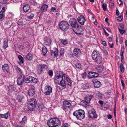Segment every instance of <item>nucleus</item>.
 Segmentation results:
<instances>
[{
	"instance_id": "7",
	"label": "nucleus",
	"mask_w": 127,
	"mask_h": 127,
	"mask_svg": "<svg viewBox=\"0 0 127 127\" xmlns=\"http://www.w3.org/2000/svg\"><path fill=\"white\" fill-rule=\"evenodd\" d=\"M31 101L28 104V107L29 109L31 111H33L36 107V100L34 98L31 99Z\"/></svg>"
},
{
	"instance_id": "35",
	"label": "nucleus",
	"mask_w": 127,
	"mask_h": 127,
	"mask_svg": "<svg viewBox=\"0 0 127 127\" xmlns=\"http://www.w3.org/2000/svg\"><path fill=\"white\" fill-rule=\"evenodd\" d=\"M88 103L85 100H83L81 103V104L82 106H84L86 105H87Z\"/></svg>"
},
{
	"instance_id": "56",
	"label": "nucleus",
	"mask_w": 127,
	"mask_h": 127,
	"mask_svg": "<svg viewBox=\"0 0 127 127\" xmlns=\"http://www.w3.org/2000/svg\"><path fill=\"white\" fill-rule=\"evenodd\" d=\"M108 40L109 42H110V43H112V38L111 37H108Z\"/></svg>"
},
{
	"instance_id": "30",
	"label": "nucleus",
	"mask_w": 127,
	"mask_h": 127,
	"mask_svg": "<svg viewBox=\"0 0 127 127\" xmlns=\"http://www.w3.org/2000/svg\"><path fill=\"white\" fill-rule=\"evenodd\" d=\"M42 50L43 55L44 56L47 51V49L45 47H44L42 48Z\"/></svg>"
},
{
	"instance_id": "19",
	"label": "nucleus",
	"mask_w": 127,
	"mask_h": 127,
	"mask_svg": "<svg viewBox=\"0 0 127 127\" xmlns=\"http://www.w3.org/2000/svg\"><path fill=\"white\" fill-rule=\"evenodd\" d=\"M8 40L7 39L4 38L3 40V47L4 49H5L8 47Z\"/></svg>"
},
{
	"instance_id": "46",
	"label": "nucleus",
	"mask_w": 127,
	"mask_h": 127,
	"mask_svg": "<svg viewBox=\"0 0 127 127\" xmlns=\"http://www.w3.org/2000/svg\"><path fill=\"white\" fill-rule=\"evenodd\" d=\"M61 42L64 45H66L67 44L66 41L64 40L61 39Z\"/></svg>"
},
{
	"instance_id": "33",
	"label": "nucleus",
	"mask_w": 127,
	"mask_h": 127,
	"mask_svg": "<svg viewBox=\"0 0 127 127\" xmlns=\"http://www.w3.org/2000/svg\"><path fill=\"white\" fill-rule=\"evenodd\" d=\"M15 69L20 74H21L22 73L21 70L20 68L19 67L17 66H16Z\"/></svg>"
},
{
	"instance_id": "21",
	"label": "nucleus",
	"mask_w": 127,
	"mask_h": 127,
	"mask_svg": "<svg viewBox=\"0 0 127 127\" xmlns=\"http://www.w3.org/2000/svg\"><path fill=\"white\" fill-rule=\"evenodd\" d=\"M47 5L46 4H44L41 7V11L44 12L47 10Z\"/></svg>"
},
{
	"instance_id": "42",
	"label": "nucleus",
	"mask_w": 127,
	"mask_h": 127,
	"mask_svg": "<svg viewBox=\"0 0 127 127\" xmlns=\"http://www.w3.org/2000/svg\"><path fill=\"white\" fill-rule=\"evenodd\" d=\"M23 98L22 96L20 95H18L17 97V99L19 101H21Z\"/></svg>"
},
{
	"instance_id": "24",
	"label": "nucleus",
	"mask_w": 127,
	"mask_h": 127,
	"mask_svg": "<svg viewBox=\"0 0 127 127\" xmlns=\"http://www.w3.org/2000/svg\"><path fill=\"white\" fill-rule=\"evenodd\" d=\"M31 76H29L26 78L25 80V82L27 83H31Z\"/></svg>"
},
{
	"instance_id": "10",
	"label": "nucleus",
	"mask_w": 127,
	"mask_h": 127,
	"mask_svg": "<svg viewBox=\"0 0 127 127\" xmlns=\"http://www.w3.org/2000/svg\"><path fill=\"white\" fill-rule=\"evenodd\" d=\"M92 82L94 84V87L95 88H98L101 86V83L96 79H93Z\"/></svg>"
},
{
	"instance_id": "3",
	"label": "nucleus",
	"mask_w": 127,
	"mask_h": 127,
	"mask_svg": "<svg viewBox=\"0 0 127 127\" xmlns=\"http://www.w3.org/2000/svg\"><path fill=\"white\" fill-rule=\"evenodd\" d=\"M47 123L49 127H55L61 124V122L58 118H54L48 120Z\"/></svg>"
},
{
	"instance_id": "27",
	"label": "nucleus",
	"mask_w": 127,
	"mask_h": 127,
	"mask_svg": "<svg viewBox=\"0 0 127 127\" xmlns=\"http://www.w3.org/2000/svg\"><path fill=\"white\" fill-rule=\"evenodd\" d=\"M32 55L30 54H28L26 56V58L28 60H31L32 58Z\"/></svg>"
},
{
	"instance_id": "53",
	"label": "nucleus",
	"mask_w": 127,
	"mask_h": 127,
	"mask_svg": "<svg viewBox=\"0 0 127 127\" xmlns=\"http://www.w3.org/2000/svg\"><path fill=\"white\" fill-rule=\"evenodd\" d=\"M3 15L2 12H0V19L3 18Z\"/></svg>"
},
{
	"instance_id": "63",
	"label": "nucleus",
	"mask_w": 127,
	"mask_h": 127,
	"mask_svg": "<svg viewBox=\"0 0 127 127\" xmlns=\"http://www.w3.org/2000/svg\"><path fill=\"white\" fill-rule=\"evenodd\" d=\"M5 11V7H3L1 9V12H2V13H3V12H4Z\"/></svg>"
},
{
	"instance_id": "2",
	"label": "nucleus",
	"mask_w": 127,
	"mask_h": 127,
	"mask_svg": "<svg viewBox=\"0 0 127 127\" xmlns=\"http://www.w3.org/2000/svg\"><path fill=\"white\" fill-rule=\"evenodd\" d=\"M64 76L63 74L61 75L58 74L57 76L56 75L54 81L56 83L65 88L66 87V84L65 80L63 79V77Z\"/></svg>"
},
{
	"instance_id": "55",
	"label": "nucleus",
	"mask_w": 127,
	"mask_h": 127,
	"mask_svg": "<svg viewBox=\"0 0 127 127\" xmlns=\"http://www.w3.org/2000/svg\"><path fill=\"white\" fill-rule=\"evenodd\" d=\"M87 75V73L86 72H84L82 74V77L84 78H85Z\"/></svg>"
},
{
	"instance_id": "6",
	"label": "nucleus",
	"mask_w": 127,
	"mask_h": 127,
	"mask_svg": "<svg viewBox=\"0 0 127 127\" xmlns=\"http://www.w3.org/2000/svg\"><path fill=\"white\" fill-rule=\"evenodd\" d=\"M60 28L63 31H67L68 29L69 25L66 21H62L59 24Z\"/></svg>"
},
{
	"instance_id": "54",
	"label": "nucleus",
	"mask_w": 127,
	"mask_h": 127,
	"mask_svg": "<svg viewBox=\"0 0 127 127\" xmlns=\"http://www.w3.org/2000/svg\"><path fill=\"white\" fill-rule=\"evenodd\" d=\"M109 44V45L110 46V47L111 48H112L113 47L114 45V44L112 42V43H108Z\"/></svg>"
},
{
	"instance_id": "39",
	"label": "nucleus",
	"mask_w": 127,
	"mask_h": 127,
	"mask_svg": "<svg viewBox=\"0 0 127 127\" xmlns=\"http://www.w3.org/2000/svg\"><path fill=\"white\" fill-rule=\"evenodd\" d=\"M27 120V117L25 116L22 119V120L20 122V123H24L25 124V122Z\"/></svg>"
},
{
	"instance_id": "11",
	"label": "nucleus",
	"mask_w": 127,
	"mask_h": 127,
	"mask_svg": "<svg viewBox=\"0 0 127 127\" xmlns=\"http://www.w3.org/2000/svg\"><path fill=\"white\" fill-rule=\"evenodd\" d=\"M88 115L92 118H96L97 117L96 113L95 110H90L88 112Z\"/></svg>"
},
{
	"instance_id": "32",
	"label": "nucleus",
	"mask_w": 127,
	"mask_h": 127,
	"mask_svg": "<svg viewBox=\"0 0 127 127\" xmlns=\"http://www.w3.org/2000/svg\"><path fill=\"white\" fill-rule=\"evenodd\" d=\"M120 67V71L123 73L124 72L125 70V68L124 67L123 65L122 64H121Z\"/></svg>"
},
{
	"instance_id": "45",
	"label": "nucleus",
	"mask_w": 127,
	"mask_h": 127,
	"mask_svg": "<svg viewBox=\"0 0 127 127\" xmlns=\"http://www.w3.org/2000/svg\"><path fill=\"white\" fill-rule=\"evenodd\" d=\"M44 107L43 105H41L39 104L38 106V109L39 110H41L42 109H43Z\"/></svg>"
},
{
	"instance_id": "13",
	"label": "nucleus",
	"mask_w": 127,
	"mask_h": 127,
	"mask_svg": "<svg viewBox=\"0 0 127 127\" xmlns=\"http://www.w3.org/2000/svg\"><path fill=\"white\" fill-rule=\"evenodd\" d=\"M74 55L76 57H78L80 56L81 53L80 50L78 48L74 49L73 50Z\"/></svg>"
},
{
	"instance_id": "51",
	"label": "nucleus",
	"mask_w": 127,
	"mask_h": 127,
	"mask_svg": "<svg viewBox=\"0 0 127 127\" xmlns=\"http://www.w3.org/2000/svg\"><path fill=\"white\" fill-rule=\"evenodd\" d=\"M10 24V23H9L8 22H7L5 23V26L8 25V26L7 27V28H8L10 27V25H9V24Z\"/></svg>"
},
{
	"instance_id": "31",
	"label": "nucleus",
	"mask_w": 127,
	"mask_h": 127,
	"mask_svg": "<svg viewBox=\"0 0 127 127\" xmlns=\"http://www.w3.org/2000/svg\"><path fill=\"white\" fill-rule=\"evenodd\" d=\"M31 83H36L37 82V81L36 79L31 76Z\"/></svg>"
},
{
	"instance_id": "9",
	"label": "nucleus",
	"mask_w": 127,
	"mask_h": 127,
	"mask_svg": "<svg viewBox=\"0 0 127 127\" xmlns=\"http://www.w3.org/2000/svg\"><path fill=\"white\" fill-rule=\"evenodd\" d=\"M25 77L23 75L19 76L17 80V82L18 84L20 85H21L23 83Z\"/></svg>"
},
{
	"instance_id": "14",
	"label": "nucleus",
	"mask_w": 127,
	"mask_h": 127,
	"mask_svg": "<svg viewBox=\"0 0 127 127\" xmlns=\"http://www.w3.org/2000/svg\"><path fill=\"white\" fill-rule=\"evenodd\" d=\"M58 49L57 48H54L53 50L51 51V56L54 57H57L58 56Z\"/></svg>"
},
{
	"instance_id": "40",
	"label": "nucleus",
	"mask_w": 127,
	"mask_h": 127,
	"mask_svg": "<svg viewBox=\"0 0 127 127\" xmlns=\"http://www.w3.org/2000/svg\"><path fill=\"white\" fill-rule=\"evenodd\" d=\"M93 72V76L94 78L97 77L99 75L97 73L94 72Z\"/></svg>"
},
{
	"instance_id": "29",
	"label": "nucleus",
	"mask_w": 127,
	"mask_h": 127,
	"mask_svg": "<svg viewBox=\"0 0 127 127\" xmlns=\"http://www.w3.org/2000/svg\"><path fill=\"white\" fill-rule=\"evenodd\" d=\"M8 112H7L5 113V114H0V116L2 118H4L5 119H6L8 117Z\"/></svg>"
},
{
	"instance_id": "44",
	"label": "nucleus",
	"mask_w": 127,
	"mask_h": 127,
	"mask_svg": "<svg viewBox=\"0 0 127 127\" xmlns=\"http://www.w3.org/2000/svg\"><path fill=\"white\" fill-rule=\"evenodd\" d=\"M117 18L118 21L119 22H120L121 20H122V19L123 18V16H120L119 17H117Z\"/></svg>"
},
{
	"instance_id": "22",
	"label": "nucleus",
	"mask_w": 127,
	"mask_h": 127,
	"mask_svg": "<svg viewBox=\"0 0 127 127\" xmlns=\"http://www.w3.org/2000/svg\"><path fill=\"white\" fill-rule=\"evenodd\" d=\"M65 76H66V77H65V76H64V78H65V79L68 82V84L69 85L71 86L72 85V83L71 81L68 77H67L65 75Z\"/></svg>"
},
{
	"instance_id": "26",
	"label": "nucleus",
	"mask_w": 127,
	"mask_h": 127,
	"mask_svg": "<svg viewBox=\"0 0 127 127\" xmlns=\"http://www.w3.org/2000/svg\"><path fill=\"white\" fill-rule=\"evenodd\" d=\"M51 42V41L50 39H48L45 41L44 44L46 46H49L50 45Z\"/></svg>"
},
{
	"instance_id": "15",
	"label": "nucleus",
	"mask_w": 127,
	"mask_h": 127,
	"mask_svg": "<svg viewBox=\"0 0 127 127\" xmlns=\"http://www.w3.org/2000/svg\"><path fill=\"white\" fill-rule=\"evenodd\" d=\"M9 68L8 65L7 64H5L2 65V69L3 71L5 72H6L7 73H9Z\"/></svg>"
},
{
	"instance_id": "1",
	"label": "nucleus",
	"mask_w": 127,
	"mask_h": 127,
	"mask_svg": "<svg viewBox=\"0 0 127 127\" xmlns=\"http://www.w3.org/2000/svg\"><path fill=\"white\" fill-rule=\"evenodd\" d=\"M70 23V25L73 28L75 29V31H74L78 34H80L81 33L80 29L79 27L77 21L74 18H71L69 21Z\"/></svg>"
},
{
	"instance_id": "5",
	"label": "nucleus",
	"mask_w": 127,
	"mask_h": 127,
	"mask_svg": "<svg viewBox=\"0 0 127 127\" xmlns=\"http://www.w3.org/2000/svg\"><path fill=\"white\" fill-rule=\"evenodd\" d=\"M84 111L82 110L76 111L73 113V115L79 120H81L84 118Z\"/></svg>"
},
{
	"instance_id": "59",
	"label": "nucleus",
	"mask_w": 127,
	"mask_h": 127,
	"mask_svg": "<svg viewBox=\"0 0 127 127\" xmlns=\"http://www.w3.org/2000/svg\"><path fill=\"white\" fill-rule=\"evenodd\" d=\"M98 103L99 104L101 105H102L103 104V102L101 100H99L98 101Z\"/></svg>"
},
{
	"instance_id": "50",
	"label": "nucleus",
	"mask_w": 127,
	"mask_h": 127,
	"mask_svg": "<svg viewBox=\"0 0 127 127\" xmlns=\"http://www.w3.org/2000/svg\"><path fill=\"white\" fill-rule=\"evenodd\" d=\"M124 53V51L123 50H122V49H121V52H120V55L121 56L122 58H123V54Z\"/></svg>"
},
{
	"instance_id": "20",
	"label": "nucleus",
	"mask_w": 127,
	"mask_h": 127,
	"mask_svg": "<svg viewBox=\"0 0 127 127\" xmlns=\"http://www.w3.org/2000/svg\"><path fill=\"white\" fill-rule=\"evenodd\" d=\"M15 88L13 86L10 85L8 87V90L9 92H12L15 91Z\"/></svg>"
},
{
	"instance_id": "36",
	"label": "nucleus",
	"mask_w": 127,
	"mask_h": 127,
	"mask_svg": "<svg viewBox=\"0 0 127 127\" xmlns=\"http://www.w3.org/2000/svg\"><path fill=\"white\" fill-rule=\"evenodd\" d=\"M93 72H90L88 74V76L89 78H94L93 75Z\"/></svg>"
},
{
	"instance_id": "48",
	"label": "nucleus",
	"mask_w": 127,
	"mask_h": 127,
	"mask_svg": "<svg viewBox=\"0 0 127 127\" xmlns=\"http://www.w3.org/2000/svg\"><path fill=\"white\" fill-rule=\"evenodd\" d=\"M118 30L120 33L121 34H123L125 32V31L122 30L120 29L119 28H118Z\"/></svg>"
},
{
	"instance_id": "61",
	"label": "nucleus",
	"mask_w": 127,
	"mask_h": 127,
	"mask_svg": "<svg viewBox=\"0 0 127 127\" xmlns=\"http://www.w3.org/2000/svg\"><path fill=\"white\" fill-rule=\"evenodd\" d=\"M102 44L104 46H106V43L105 41H103L102 42Z\"/></svg>"
},
{
	"instance_id": "57",
	"label": "nucleus",
	"mask_w": 127,
	"mask_h": 127,
	"mask_svg": "<svg viewBox=\"0 0 127 127\" xmlns=\"http://www.w3.org/2000/svg\"><path fill=\"white\" fill-rule=\"evenodd\" d=\"M17 24H18V25L19 26H23L22 23L21 22H20V21H19L17 22Z\"/></svg>"
},
{
	"instance_id": "17",
	"label": "nucleus",
	"mask_w": 127,
	"mask_h": 127,
	"mask_svg": "<svg viewBox=\"0 0 127 127\" xmlns=\"http://www.w3.org/2000/svg\"><path fill=\"white\" fill-rule=\"evenodd\" d=\"M30 10V8L29 5L28 4H25L24 6L23 11L24 12L26 13Z\"/></svg>"
},
{
	"instance_id": "58",
	"label": "nucleus",
	"mask_w": 127,
	"mask_h": 127,
	"mask_svg": "<svg viewBox=\"0 0 127 127\" xmlns=\"http://www.w3.org/2000/svg\"><path fill=\"white\" fill-rule=\"evenodd\" d=\"M108 118L109 119H110L112 118V116L108 114L107 115Z\"/></svg>"
},
{
	"instance_id": "41",
	"label": "nucleus",
	"mask_w": 127,
	"mask_h": 127,
	"mask_svg": "<svg viewBox=\"0 0 127 127\" xmlns=\"http://www.w3.org/2000/svg\"><path fill=\"white\" fill-rule=\"evenodd\" d=\"M42 72L43 71H42V69H41L40 67H38L37 70V72L39 74H40L42 73Z\"/></svg>"
},
{
	"instance_id": "49",
	"label": "nucleus",
	"mask_w": 127,
	"mask_h": 127,
	"mask_svg": "<svg viewBox=\"0 0 127 127\" xmlns=\"http://www.w3.org/2000/svg\"><path fill=\"white\" fill-rule=\"evenodd\" d=\"M56 8L54 7H52L51 8V12H55L56 11Z\"/></svg>"
},
{
	"instance_id": "28",
	"label": "nucleus",
	"mask_w": 127,
	"mask_h": 127,
	"mask_svg": "<svg viewBox=\"0 0 127 127\" xmlns=\"http://www.w3.org/2000/svg\"><path fill=\"white\" fill-rule=\"evenodd\" d=\"M18 59L20 61V63L22 64H23L24 58L23 57L20 55H18Z\"/></svg>"
},
{
	"instance_id": "23",
	"label": "nucleus",
	"mask_w": 127,
	"mask_h": 127,
	"mask_svg": "<svg viewBox=\"0 0 127 127\" xmlns=\"http://www.w3.org/2000/svg\"><path fill=\"white\" fill-rule=\"evenodd\" d=\"M98 72L99 73H101L103 72L104 67L103 66H98L97 68Z\"/></svg>"
},
{
	"instance_id": "8",
	"label": "nucleus",
	"mask_w": 127,
	"mask_h": 127,
	"mask_svg": "<svg viewBox=\"0 0 127 127\" xmlns=\"http://www.w3.org/2000/svg\"><path fill=\"white\" fill-rule=\"evenodd\" d=\"M52 87L49 86H46L45 88L44 94L45 95H50L52 92Z\"/></svg>"
},
{
	"instance_id": "37",
	"label": "nucleus",
	"mask_w": 127,
	"mask_h": 127,
	"mask_svg": "<svg viewBox=\"0 0 127 127\" xmlns=\"http://www.w3.org/2000/svg\"><path fill=\"white\" fill-rule=\"evenodd\" d=\"M75 66L78 68L80 69L81 68V65L79 63H77L75 65Z\"/></svg>"
},
{
	"instance_id": "34",
	"label": "nucleus",
	"mask_w": 127,
	"mask_h": 127,
	"mask_svg": "<svg viewBox=\"0 0 127 127\" xmlns=\"http://www.w3.org/2000/svg\"><path fill=\"white\" fill-rule=\"evenodd\" d=\"M102 7L104 11H106L107 10V4L105 3H103Z\"/></svg>"
},
{
	"instance_id": "25",
	"label": "nucleus",
	"mask_w": 127,
	"mask_h": 127,
	"mask_svg": "<svg viewBox=\"0 0 127 127\" xmlns=\"http://www.w3.org/2000/svg\"><path fill=\"white\" fill-rule=\"evenodd\" d=\"M40 67L41 69H42L43 71L45 70V69H46L48 68L47 65L44 64L41 65H40Z\"/></svg>"
},
{
	"instance_id": "47",
	"label": "nucleus",
	"mask_w": 127,
	"mask_h": 127,
	"mask_svg": "<svg viewBox=\"0 0 127 127\" xmlns=\"http://www.w3.org/2000/svg\"><path fill=\"white\" fill-rule=\"evenodd\" d=\"M84 88L85 89H87L89 87V85L88 83H86L85 85L84 86Z\"/></svg>"
},
{
	"instance_id": "38",
	"label": "nucleus",
	"mask_w": 127,
	"mask_h": 127,
	"mask_svg": "<svg viewBox=\"0 0 127 127\" xmlns=\"http://www.w3.org/2000/svg\"><path fill=\"white\" fill-rule=\"evenodd\" d=\"M34 16V14L32 13L30 15L28 16L27 18L28 19L31 20L33 19Z\"/></svg>"
},
{
	"instance_id": "60",
	"label": "nucleus",
	"mask_w": 127,
	"mask_h": 127,
	"mask_svg": "<svg viewBox=\"0 0 127 127\" xmlns=\"http://www.w3.org/2000/svg\"><path fill=\"white\" fill-rule=\"evenodd\" d=\"M120 26L121 29H124V25L123 24H121L120 25Z\"/></svg>"
},
{
	"instance_id": "52",
	"label": "nucleus",
	"mask_w": 127,
	"mask_h": 127,
	"mask_svg": "<svg viewBox=\"0 0 127 127\" xmlns=\"http://www.w3.org/2000/svg\"><path fill=\"white\" fill-rule=\"evenodd\" d=\"M116 104H115V107L114 108V116L115 117H116Z\"/></svg>"
},
{
	"instance_id": "18",
	"label": "nucleus",
	"mask_w": 127,
	"mask_h": 127,
	"mask_svg": "<svg viewBox=\"0 0 127 127\" xmlns=\"http://www.w3.org/2000/svg\"><path fill=\"white\" fill-rule=\"evenodd\" d=\"M28 94L30 96H32L35 94L34 89L33 88L30 89L28 92Z\"/></svg>"
},
{
	"instance_id": "16",
	"label": "nucleus",
	"mask_w": 127,
	"mask_h": 127,
	"mask_svg": "<svg viewBox=\"0 0 127 127\" xmlns=\"http://www.w3.org/2000/svg\"><path fill=\"white\" fill-rule=\"evenodd\" d=\"M63 104L64 107L65 109L70 108L71 106V103L67 101H64Z\"/></svg>"
},
{
	"instance_id": "64",
	"label": "nucleus",
	"mask_w": 127,
	"mask_h": 127,
	"mask_svg": "<svg viewBox=\"0 0 127 127\" xmlns=\"http://www.w3.org/2000/svg\"><path fill=\"white\" fill-rule=\"evenodd\" d=\"M62 127H68V125L67 124H65Z\"/></svg>"
},
{
	"instance_id": "4",
	"label": "nucleus",
	"mask_w": 127,
	"mask_h": 127,
	"mask_svg": "<svg viewBox=\"0 0 127 127\" xmlns=\"http://www.w3.org/2000/svg\"><path fill=\"white\" fill-rule=\"evenodd\" d=\"M92 57L97 64H100L102 62V57L98 51H94L92 54Z\"/></svg>"
},
{
	"instance_id": "62",
	"label": "nucleus",
	"mask_w": 127,
	"mask_h": 127,
	"mask_svg": "<svg viewBox=\"0 0 127 127\" xmlns=\"http://www.w3.org/2000/svg\"><path fill=\"white\" fill-rule=\"evenodd\" d=\"M116 14L117 16H118L119 15V12L118 9H117L116 10Z\"/></svg>"
},
{
	"instance_id": "43",
	"label": "nucleus",
	"mask_w": 127,
	"mask_h": 127,
	"mask_svg": "<svg viewBox=\"0 0 127 127\" xmlns=\"http://www.w3.org/2000/svg\"><path fill=\"white\" fill-rule=\"evenodd\" d=\"M48 74L50 77H52L53 75V72L52 70H49L48 71Z\"/></svg>"
},
{
	"instance_id": "12",
	"label": "nucleus",
	"mask_w": 127,
	"mask_h": 127,
	"mask_svg": "<svg viewBox=\"0 0 127 127\" xmlns=\"http://www.w3.org/2000/svg\"><path fill=\"white\" fill-rule=\"evenodd\" d=\"M77 20L79 23L82 25L84 24V23L86 21L85 17L82 15H81L78 17Z\"/></svg>"
}]
</instances>
